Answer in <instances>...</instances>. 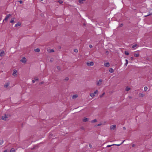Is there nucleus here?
Listing matches in <instances>:
<instances>
[{"instance_id": "f8f14e48", "label": "nucleus", "mask_w": 152, "mask_h": 152, "mask_svg": "<svg viewBox=\"0 0 152 152\" xmlns=\"http://www.w3.org/2000/svg\"><path fill=\"white\" fill-rule=\"evenodd\" d=\"M109 72L110 73H113L114 72V69L112 68H111L110 69Z\"/></svg>"}, {"instance_id": "864d4df0", "label": "nucleus", "mask_w": 152, "mask_h": 152, "mask_svg": "<svg viewBox=\"0 0 152 152\" xmlns=\"http://www.w3.org/2000/svg\"><path fill=\"white\" fill-rule=\"evenodd\" d=\"M40 0V1H43V0Z\"/></svg>"}, {"instance_id": "b1692460", "label": "nucleus", "mask_w": 152, "mask_h": 152, "mask_svg": "<svg viewBox=\"0 0 152 152\" xmlns=\"http://www.w3.org/2000/svg\"><path fill=\"white\" fill-rule=\"evenodd\" d=\"M148 87L146 86H145L144 88V90L145 91H146L148 89Z\"/></svg>"}, {"instance_id": "c756f323", "label": "nucleus", "mask_w": 152, "mask_h": 152, "mask_svg": "<svg viewBox=\"0 0 152 152\" xmlns=\"http://www.w3.org/2000/svg\"><path fill=\"white\" fill-rule=\"evenodd\" d=\"M98 91L97 90H96V91H95L93 93L95 95V94H97L98 93Z\"/></svg>"}, {"instance_id": "9d476101", "label": "nucleus", "mask_w": 152, "mask_h": 152, "mask_svg": "<svg viewBox=\"0 0 152 152\" xmlns=\"http://www.w3.org/2000/svg\"><path fill=\"white\" fill-rule=\"evenodd\" d=\"M34 80H32V82L33 83H34L35 82V81H37L38 80V79L37 77H35L34 78Z\"/></svg>"}, {"instance_id": "a19ab883", "label": "nucleus", "mask_w": 152, "mask_h": 152, "mask_svg": "<svg viewBox=\"0 0 152 152\" xmlns=\"http://www.w3.org/2000/svg\"><path fill=\"white\" fill-rule=\"evenodd\" d=\"M128 63V62H126V63L125 64V65L126 66H127Z\"/></svg>"}, {"instance_id": "49530a36", "label": "nucleus", "mask_w": 152, "mask_h": 152, "mask_svg": "<svg viewBox=\"0 0 152 152\" xmlns=\"http://www.w3.org/2000/svg\"><path fill=\"white\" fill-rule=\"evenodd\" d=\"M134 146H135V145H134V144H132V147H134Z\"/></svg>"}, {"instance_id": "4c0bfd02", "label": "nucleus", "mask_w": 152, "mask_h": 152, "mask_svg": "<svg viewBox=\"0 0 152 152\" xmlns=\"http://www.w3.org/2000/svg\"><path fill=\"white\" fill-rule=\"evenodd\" d=\"M20 4H22L23 3V1L21 0L19 1H18Z\"/></svg>"}, {"instance_id": "a18cd8bd", "label": "nucleus", "mask_w": 152, "mask_h": 152, "mask_svg": "<svg viewBox=\"0 0 152 152\" xmlns=\"http://www.w3.org/2000/svg\"><path fill=\"white\" fill-rule=\"evenodd\" d=\"M123 129L124 130H126V128L125 127H124L123 128Z\"/></svg>"}, {"instance_id": "4468645a", "label": "nucleus", "mask_w": 152, "mask_h": 152, "mask_svg": "<svg viewBox=\"0 0 152 152\" xmlns=\"http://www.w3.org/2000/svg\"><path fill=\"white\" fill-rule=\"evenodd\" d=\"M9 84H10L9 83H7L6 84L4 85V87L6 88H7Z\"/></svg>"}, {"instance_id": "f3484780", "label": "nucleus", "mask_w": 152, "mask_h": 152, "mask_svg": "<svg viewBox=\"0 0 152 152\" xmlns=\"http://www.w3.org/2000/svg\"><path fill=\"white\" fill-rule=\"evenodd\" d=\"M130 89V88L128 87H126L125 89L126 91H129Z\"/></svg>"}, {"instance_id": "e433bc0d", "label": "nucleus", "mask_w": 152, "mask_h": 152, "mask_svg": "<svg viewBox=\"0 0 152 152\" xmlns=\"http://www.w3.org/2000/svg\"><path fill=\"white\" fill-rule=\"evenodd\" d=\"M123 26V24L122 23H121L119 25V27H121Z\"/></svg>"}, {"instance_id": "a878e982", "label": "nucleus", "mask_w": 152, "mask_h": 152, "mask_svg": "<svg viewBox=\"0 0 152 152\" xmlns=\"http://www.w3.org/2000/svg\"><path fill=\"white\" fill-rule=\"evenodd\" d=\"M58 1L59 3L61 4H62L63 3V1L61 0H59Z\"/></svg>"}, {"instance_id": "473e14b6", "label": "nucleus", "mask_w": 152, "mask_h": 152, "mask_svg": "<svg viewBox=\"0 0 152 152\" xmlns=\"http://www.w3.org/2000/svg\"><path fill=\"white\" fill-rule=\"evenodd\" d=\"M113 145H113H113H107V147H110L111 146H113Z\"/></svg>"}, {"instance_id": "cd10ccee", "label": "nucleus", "mask_w": 152, "mask_h": 152, "mask_svg": "<svg viewBox=\"0 0 152 152\" xmlns=\"http://www.w3.org/2000/svg\"><path fill=\"white\" fill-rule=\"evenodd\" d=\"M125 54L126 55H129V53L128 52H127V51H126L125 52Z\"/></svg>"}, {"instance_id": "6e6d98bb", "label": "nucleus", "mask_w": 152, "mask_h": 152, "mask_svg": "<svg viewBox=\"0 0 152 152\" xmlns=\"http://www.w3.org/2000/svg\"><path fill=\"white\" fill-rule=\"evenodd\" d=\"M107 52H108V51H106L107 53Z\"/></svg>"}, {"instance_id": "7ed1b4c3", "label": "nucleus", "mask_w": 152, "mask_h": 152, "mask_svg": "<svg viewBox=\"0 0 152 152\" xmlns=\"http://www.w3.org/2000/svg\"><path fill=\"white\" fill-rule=\"evenodd\" d=\"M86 64L88 66H92L94 65V63L93 61H89L87 62Z\"/></svg>"}, {"instance_id": "8fccbe9b", "label": "nucleus", "mask_w": 152, "mask_h": 152, "mask_svg": "<svg viewBox=\"0 0 152 152\" xmlns=\"http://www.w3.org/2000/svg\"><path fill=\"white\" fill-rule=\"evenodd\" d=\"M131 59H132V60H133V57H131Z\"/></svg>"}, {"instance_id": "c85d7f7f", "label": "nucleus", "mask_w": 152, "mask_h": 152, "mask_svg": "<svg viewBox=\"0 0 152 152\" xmlns=\"http://www.w3.org/2000/svg\"><path fill=\"white\" fill-rule=\"evenodd\" d=\"M105 93L104 92L101 95L99 96L100 98L102 97L104 94Z\"/></svg>"}, {"instance_id": "37998d69", "label": "nucleus", "mask_w": 152, "mask_h": 152, "mask_svg": "<svg viewBox=\"0 0 152 152\" xmlns=\"http://www.w3.org/2000/svg\"><path fill=\"white\" fill-rule=\"evenodd\" d=\"M89 146L91 148H92V145L91 144H89Z\"/></svg>"}, {"instance_id": "6e6552de", "label": "nucleus", "mask_w": 152, "mask_h": 152, "mask_svg": "<svg viewBox=\"0 0 152 152\" xmlns=\"http://www.w3.org/2000/svg\"><path fill=\"white\" fill-rule=\"evenodd\" d=\"M17 72V71L16 70H13V73H12V75L15 76H16L17 75H16Z\"/></svg>"}, {"instance_id": "58836bf2", "label": "nucleus", "mask_w": 152, "mask_h": 152, "mask_svg": "<svg viewBox=\"0 0 152 152\" xmlns=\"http://www.w3.org/2000/svg\"><path fill=\"white\" fill-rule=\"evenodd\" d=\"M89 47L90 48H92L93 47V46L91 45H89Z\"/></svg>"}, {"instance_id": "423d86ee", "label": "nucleus", "mask_w": 152, "mask_h": 152, "mask_svg": "<svg viewBox=\"0 0 152 152\" xmlns=\"http://www.w3.org/2000/svg\"><path fill=\"white\" fill-rule=\"evenodd\" d=\"M116 128V126L115 125H111L110 126V129L111 130H114Z\"/></svg>"}, {"instance_id": "f257e3e1", "label": "nucleus", "mask_w": 152, "mask_h": 152, "mask_svg": "<svg viewBox=\"0 0 152 152\" xmlns=\"http://www.w3.org/2000/svg\"><path fill=\"white\" fill-rule=\"evenodd\" d=\"M8 116H10L9 115L5 114L2 117V119L4 120H7L8 118Z\"/></svg>"}, {"instance_id": "20e7f679", "label": "nucleus", "mask_w": 152, "mask_h": 152, "mask_svg": "<svg viewBox=\"0 0 152 152\" xmlns=\"http://www.w3.org/2000/svg\"><path fill=\"white\" fill-rule=\"evenodd\" d=\"M11 16V15L10 14L7 15H6L5 18L4 19V21H7L9 18Z\"/></svg>"}, {"instance_id": "39448f33", "label": "nucleus", "mask_w": 152, "mask_h": 152, "mask_svg": "<svg viewBox=\"0 0 152 152\" xmlns=\"http://www.w3.org/2000/svg\"><path fill=\"white\" fill-rule=\"evenodd\" d=\"M21 61L22 63H25L26 61V60L25 57L23 58L22 59L20 60Z\"/></svg>"}, {"instance_id": "393cba45", "label": "nucleus", "mask_w": 152, "mask_h": 152, "mask_svg": "<svg viewBox=\"0 0 152 152\" xmlns=\"http://www.w3.org/2000/svg\"><path fill=\"white\" fill-rule=\"evenodd\" d=\"M97 121V120L96 119H94V120H92L91 121V122L93 123H94V122H96Z\"/></svg>"}, {"instance_id": "f03ea898", "label": "nucleus", "mask_w": 152, "mask_h": 152, "mask_svg": "<svg viewBox=\"0 0 152 152\" xmlns=\"http://www.w3.org/2000/svg\"><path fill=\"white\" fill-rule=\"evenodd\" d=\"M103 80L101 79H100L97 82L96 85L98 86H100L102 83Z\"/></svg>"}, {"instance_id": "6ab92c4d", "label": "nucleus", "mask_w": 152, "mask_h": 152, "mask_svg": "<svg viewBox=\"0 0 152 152\" xmlns=\"http://www.w3.org/2000/svg\"><path fill=\"white\" fill-rule=\"evenodd\" d=\"M10 152H15V150L14 148H12L11 149Z\"/></svg>"}, {"instance_id": "c9c22d12", "label": "nucleus", "mask_w": 152, "mask_h": 152, "mask_svg": "<svg viewBox=\"0 0 152 152\" xmlns=\"http://www.w3.org/2000/svg\"><path fill=\"white\" fill-rule=\"evenodd\" d=\"M57 68L59 70H60L61 69V68L59 66H57Z\"/></svg>"}, {"instance_id": "5701e85b", "label": "nucleus", "mask_w": 152, "mask_h": 152, "mask_svg": "<svg viewBox=\"0 0 152 152\" xmlns=\"http://www.w3.org/2000/svg\"><path fill=\"white\" fill-rule=\"evenodd\" d=\"M139 54L138 53H135L134 54V56L136 57H138L139 56Z\"/></svg>"}, {"instance_id": "79ce46f5", "label": "nucleus", "mask_w": 152, "mask_h": 152, "mask_svg": "<svg viewBox=\"0 0 152 152\" xmlns=\"http://www.w3.org/2000/svg\"><path fill=\"white\" fill-rule=\"evenodd\" d=\"M68 79H69V78H68V77H66V78H65V80H68Z\"/></svg>"}, {"instance_id": "9b49d317", "label": "nucleus", "mask_w": 152, "mask_h": 152, "mask_svg": "<svg viewBox=\"0 0 152 152\" xmlns=\"http://www.w3.org/2000/svg\"><path fill=\"white\" fill-rule=\"evenodd\" d=\"M34 50L35 52H38L40 51V50L39 48H37L36 49H35Z\"/></svg>"}, {"instance_id": "1a4fd4ad", "label": "nucleus", "mask_w": 152, "mask_h": 152, "mask_svg": "<svg viewBox=\"0 0 152 152\" xmlns=\"http://www.w3.org/2000/svg\"><path fill=\"white\" fill-rule=\"evenodd\" d=\"M88 118H83V121L84 122H86L88 121Z\"/></svg>"}, {"instance_id": "72a5a7b5", "label": "nucleus", "mask_w": 152, "mask_h": 152, "mask_svg": "<svg viewBox=\"0 0 152 152\" xmlns=\"http://www.w3.org/2000/svg\"><path fill=\"white\" fill-rule=\"evenodd\" d=\"M74 51L75 52L77 53L78 52V50L77 49H75L74 50Z\"/></svg>"}, {"instance_id": "7c9ffc66", "label": "nucleus", "mask_w": 152, "mask_h": 152, "mask_svg": "<svg viewBox=\"0 0 152 152\" xmlns=\"http://www.w3.org/2000/svg\"><path fill=\"white\" fill-rule=\"evenodd\" d=\"M84 1V0H79V1L80 3H83V1Z\"/></svg>"}, {"instance_id": "c03bdc74", "label": "nucleus", "mask_w": 152, "mask_h": 152, "mask_svg": "<svg viewBox=\"0 0 152 152\" xmlns=\"http://www.w3.org/2000/svg\"><path fill=\"white\" fill-rule=\"evenodd\" d=\"M43 83H44L43 82H42L40 83V84H43Z\"/></svg>"}, {"instance_id": "2eb2a0df", "label": "nucleus", "mask_w": 152, "mask_h": 152, "mask_svg": "<svg viewBox=\"0 0 152 152\" xmlns=\"http://www.w3.org/2000/svg\"><path fill=\"white\" fill-rule=\"evenodd\" d=\"M139 96L140 97H143L145 96V95L143 94L140 93L139 94Z\"/></svg>"}, {"instance_id": "f704fd0d", "label": "nucleus", "mask_w": 152, "mask_h": 152, "mask_svg": "<svg viewBox=\"0 0 152 152\" xmlns=\"http://www.w3.org/2000/svg\"><path fill=\"white\" fill-rule=\"evenodd\" d=\"M121 145V143L120 144H113V145H116V146H120Z\"/></svg>"}, {"instance_id": "ea45409f", "label": "nucleus", "mask_w": 152, "mask_h": 152, "mask_svg": "<svg viewBox=\"0 0 152 152\" xmlns=\"http://www.w3.org/2000/svg\"><path fill=\"white\" fill-rule=\"evenodd\" d=\"M102 125V124H99L97 125V126H99L101 125Z\"/></svg>"}, {"instance_id": "09e8293b", "label": "nucleus", "mask_w": 152, "mask_h": 152, "mask_svg": "<svg viewBox=\"0 0 152 152\" xmlns=\"http://www.w3.org/2000/svg\"><path fill=\"white\" fill-rule=\"evenodd\" d=\"M3 152H7V150H6Z\"/></svg>"}, {"instance_id": "3c124183", "label": "nucleus", "mask_w": 152, "mask_h": 152, "mask_svg": "<svg viewBox=\"0 0 152 152\" xmlns=\"http://www.w3.org/2000/svg\"><path fill=\"white\" fill-rule=\"evenodd\" d=\"M125 61H126V62H128V61L127 59H126Z\"/></svg>"}, {"instance_id": "a211bd4d", "label": "nucleus", "mask_w": 152, "mask_h": 152, "mask_svg": "<svg viewBox=\"0 0 152 152\" xmlns=\"http://www.w3.org/2000/svg\"><path fill=\"white\" fill-rule=\"evenodd\" d=\"M77 96L76 95H74L73 96L72 98L73 99H75L77 97Z\"/></svg>"}, {"instance_id": "aec40b11", "label": "nucleus", "mask_w": 152, "mask_h": 152, "mask_svg": "<svg viewBox=\"0 0 152 152\" xmlns=\"http://www.w3.org/2000/svg\"><path fill=\"white\" fill-rule=\"evenodd\" d=\"M54 52V50L53 49L49 50L48 51V52L49 53H52Z\"/></svg>"}, {"instance_id": "0eeeda50", "label": "nucleus", "mask_w": 152, "mask_h": 152, "mask_svg": "<svg viewBox=\"0 0 152 152\" xmlns=\"http://www.w3.org/2000/svg\"><path fill=\"white\" fill-rule=\"evenodd\" d=\"M104 65L105 67H108L110 66V64L109 62L104 63Z\"/></svg>"}, {"instance_id": "4be33fe9", "label": "nucleus", "mask_w": 152, "mask_h": 152, "mask_svg": "<svg viewBox=\"0 0 152 152\" xmlns=\"http://www.w3.org/2000/svg\"><path fill=\"white\" fill-rule=\"evenodd\" d=\"M20 25L21 24L20 23H17L15 25V27H17L18 26H20Z\"/></svg>"}, {"instance_id": "5fc2aeb1", "label": "nucleus", "mask_w": 152, "mask_h": 152, "mask_svg": "<svg viewBox=\"0 0 152 152\" xmlns=\"http://www.w3.org/2000/svg\"><path fill=\"white\" fill-rule=\"evenodd\" d=\"M107 52H108V51H106L107 53Z\"/></svg>"}, {"instance_id": "603ef678", "label": "nucleus", "mask_w": 152, "mask_h": 152, "mask_svg": "<svg viewBox=\"0 0 152 152\" xmlns=\"http://www.w3.org/2000/svg\"><path fill=\"white\" fill-rule=\"evenodd\" d=\"M1 20V19L0 18V21Z\"/></svg>"}, {"instance_id": "ddd939ff", "label": "nucleus", "mask_w": 152, "mask_h": 152, "mask_svg": "<svg viewBox=\"0 0 152 152\" xmlns=\"http://www.w3.org/2000/svg\"><path fill=\"white\" fill-rule=\"evenodd\" d=\"M4 51H1V52L0 53V56H4Z\"/></svg>"}, {"instance_id": "dca6fc26", "label": "nucleus", "mask_w": 152, "mask_h": 152, "mask_svg": "<svg viewBox=\"0 0 152 152\" xmlns=\"http://www.w3.org/2000/svg\"><path fill=\"white\" fill-rule=\"evenodd\" d=\"M90 96L92 97V98H93L94 97V96H95V95L93 93H91L90 94Z\"/></svg>"}, {"instance_id": "bb28decb", "label": "nucleus", "mask_w": 152, "mask_h": 152, "mask_svg": "<svg viewBox=\"0 0 152 152\" xmlns=\"http://www.w3.org/2000/svg\"><path fill=\"white\" fill-rule=\"evenodd\" d=\"M137 46V44H135L134 45H133L132 46V48H134L135 47H136Z\"/></svg>"}, {"instance_id": "412c9836", "label": "nucleus", "mask_w": 152, "mask_h": 152, "mask_svg": "<svg viewBox=\"0 0 152 152\" xmlns=\"http://www.w3.org/2000/svg\"><path fill=\"white\" fill-rule=\"evenodd\" d=\"M4 142V141L3 140H0V145H2Z\"/></svg>"}, {"instance_id": "2f4dec72", "label": "nucleus", "mask_w": 152, "mask_h": 152, "mask_svg": "<svg viewBox=\"0 0 152 152\" xmlns=\"http://www.w3.org/2000/svg\"><path fill=\"white\" fill-rule=\"evenodd\" d=\"M14 19L13 20H12V19H11V20L10 21V22L11 23H13L14 22Z\"/></svg>"}, {"instance_id": "de8ad7c7", "label": "nucleus", "mask_w": 152, "mask_h": 152, "mask_svg": "<svg viewBox=\"0 0 152 152\" xmlns=\"http://www.w3.org/2000/svg\"><path fill=\"white\" fill-rule=\"evenodd\" d=\"M125 141V140H124L121 143V144H122L124 142V141Z\"/></svg>"}]
</instances>
